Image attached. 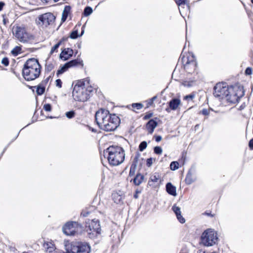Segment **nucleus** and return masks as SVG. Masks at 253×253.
Segmentation results:
<instances>
[{
	"label": "nucleus",
	"instance_id": "f257e3e1",
	"mask_svg": "<svg viewBox=\"0 0 253 253\" xmlns=\"http://www.w3.org/2000/svg\"><path fill=\"white\" fill-rule=\"evenodd\" d=\"M95 118L99 127L107 132L116 130L120 124L118 116L115 114H110L108 110L104 109L97 111Z\"/></svg>",
	"mask_w": 253,
	"mask_h": 253
},
{
	"label": "nucleus",
	"instance_id": "f03ea898",
	"mask_svg": "<svg viewBox=\"0 0 253 253\" xmlns=\"http://www.w3.org/2000/svg\"><path fill=\"white\" fill-rule=\"evenodd\" d=\"M41 66L37 59L30 58L25 63L22 75L28 81H33L38 78L41 74Z\"/></svg>",
	"mask_w": 253,
	"mask_h": 253
},
{
	"label": "nucleus",
	"instance_id": "7ed1b4c3",
	"mask_svg": "<svg viewBox=\"0 0 253 253\" xmlns=\"http://www.w3.org/2000/svg\"><path fill=\"white\" fill-rule=\"evenodd\" d=\"M107 155L109 163L112 166H118L122 164L125 158V151L123 148L118 146H111L104 152Z\"/></svg>",
	"mask_w": 253,
	"mask_h": 253
},
{
	"label": "nucleus",
	"instance_id": "20e7f679",
	"mask_svg": "<svg viewBox=\"0 0 253 253\" xmlns=\"http://www.w3.org/2000/svg\"><path fill=\"white\" fill-rule=\"evenodd\" d=\"M92 91L91 87L85 88L84 82L78 83L74 87L73 97L76 101L85 102L90 98Z\"/></svg>",
	"mask_w": 253,
	"mask_h": 253
},
{
	"label": "nucleus",
	"instance_id": "39448f33",
	"mask_svg": "<svg viewBox=\"0 0 253 253\" xmlns=\"http://www.w3.org/2000/svg\"><path fill=\"white\" fill-rule=\"evenodd\" d=\"M201 243L206 247H211L217 243L218 237L216 232L212 229L204 231L201 236Z\"/></svg>",
	"mask_w": 253,
	"mask_h": 253
},
{
	"label": "nucleus",
	"instance_id": "423d86ee",
	"mask_svg": "<svg viewBox=\"0 0 253 253\" xmlns=\"http://www.w3.org/2000/svg\"><path fill=\"white\" fill-rule=\"evenodd\" d=\"M66 253H89L90 247L86 243H75L66 245Z\"/></svg>",
	"mask_w": 253,
	"mask_h": 253
},
{
	"label": "nucleus",
	"instance_id": "0eeeda50",
	"mask_svg": "<svg viewBox=\"0 0 253 253\" xmlns=\"http://www.w3.org/2000/svg\"><path fill=\"white\" fill-rule=\"evenodd\" d=\"M85 228L88 232L89 237L92 238L100 233L101 228L99 221L98 219H88L85 221Z\"/></svg>",
	"mask_w": 253,
	"mask_h": 253
},
{
	"label": "nucleus",
	"instance_id": "6e6552de",
	"mask_svg": "<svg viewBox=\"0 0 253 253\" xmlns=\"http://www.w3.org/2000/svg\"><path fill=\"white\" fill-rule=\"evenodd\" d=\"M228 94L225 95L224 99L229 103L235 104L238 102L240 98L244 95V92L238 87L229 86Z\"/></svg>",
	"mask_w": 253,
	"mask_h": 253
},
{
	"label": "nucleus",
	"instance_id": "1a4fd4ad",
	"mask_svg": "<svg viewBox=\"0 0 253 253\" xmlns=\"http://www.w3.org/2000/svg\"><path fill=\"white\" fill-rule=\"evenodd\" d=\"M181 62L184 69L188 73H192L195 71L197 68V62L194 56H185L181 58Z\"/></svg>",
	"mask_w": 253,
	"mask_h": 253
},
{
	"label": "nucleus",
	"instance_id": "9d476101",
	"mask_svg": "<svg viewBox=\"0 0 253 253\" xmlns=\"http://www.w3.org/2000/svg\"><path fill=\"white\" fill-rule=\"evenodd\" d=\"M229 91V86L226 83H219L214 87L213 95L215 97L223 99L225 95L228 94Z\"/></svg>",
	"mask_w": 253,
	"mask_h": 253
},
{
	"label": "nucleus",
	"instance_id": "9b49d317",
	"mask_svg": "<svg viewBox=\"0 0 253 253\" xmlns=\"http://www.w3.org/2000/svg\"><path fill=\"white\" fill-rule=\"evenodd\" d=\"M13 34L20 42L23 43L28 42L32 39V36L26 32V30L24 28L17 27L14 32H13Z\"/></svg>",
	"mask_w": 253,
	"mask_h": 253
},
{
	"label": "nucleus",
	"instance_id": "f8f14e48",
	"mask_svg": "<svg viewBox=\"0 0 253 253\" xmlns=\"http://www.w3.org/2000/svg\"><path fill=\"white\" fill-rule=\"evenodd\" d=\"M55 16L51 13L48 12L40 15L37 23L38 24L47 27L54 23Z\"/></svg>",
	"mask_w": 253,
	"mask_h": 253
},
{
	"label": "nucleus",
	"instance_id": "ddd939ff",
	"mask_svg": "<svg viewBox=\"0 0 253 253\" xmlns=\"http://www.w3.org/2000/svg\"><path fill=\"white\" fill-rule=\"evenodd\" d=\"M78 226H81V225L78 222L74 221L67 222L63 227V232L67 235H74L77 232L76 228Z\"/></svg>",
	"mask_w": 253,
	"mask_h": 253
},
{
	"label": "nucleus",
	"instance_id": "4468645a",
	"mask_svg": "<svg viewBox=\"0 0 253 253\" xmlns=\"http://www.w3.org/2000/svg\"><path fill=\"white\" fill-rule=\"evenodd\" d=\"M195 169L194 168H191L188 171L185 178L186 183L190 185L196 180V176L195 175Z\"/></svg>",
	"mask_w": 253,
	"mask_h": 253
},
{
	"label": "nucleus",
	"instance_id": "2eb2a0df",
	"mask_svg": "<svg viewBox=\"0 0 253 253\" xmlns=\"http://www.w3.org/2000/svg\"><path fill=\"white\" fill-rule=\"evenodd\" d=\"M157 119V118H155V119H151L146 124V129L149 134H152L157 126L158 123L156 121Z\"/></svg>",
	"mask_w": 253,
	"mask_h": 253
},
{
	"label": "nucleus",
	"instance_id": "dca6fc26",
	"mask_svg": "<svg viewBox=\"0 0 253 253\" xmlns=\"http://www.w3.org/2000/svg\"><path fill=\"white\" fill-rule=\"evenodd\" d=\"M73 50L70 48H66L63 50L60 54V58L66 61L68 60L73 55Z\"/></svg>",
	"mask_w": 253,
	"mask_h": 253
},
{
	"label": "nucleus",
	"instance_id": "f3484780",
	"mask_svg": "<svg viewBox=\"0 0 253 253\" xmlns=\"http://www.w3.org/2000/svg\"><path fill=\"white\" fill-rule=\"evenodd\" d=\"M166 189L167 192L169 195L173 196H176L177 195L176 187L173 185L171 183L168 182L167 183L166 185Z\"/></svg>",
	"mask_w": 253,
	"mask_h": 253
},
{
	"label": "nucleus",
	"instance_id": "a211bd4d",
	"mask_svg": "<svg viewBox=\"0 0 253 253\" xmlns=\"http://www.w3.org/2000/svg\"><path fill=\"white\" fill-rule=\"evenodd\" d=\"M180 104V100L178 98H173L169 103V108L172 110H175Z\"/></svg>",
	"mask_w": 253,
	"mask_h": 253
},
{
	"label": "nucleus",
	"instance_id": "6ab92c4d",
	"mask_svg": "<svg viewBox=\"0 0 253 253\" xmlns=\"http://www.w3.org/2000/svg\"><path fill=\"white\" fill-rule=\"evenodd\" d=\"M112 197L113 200L115 203L117 204H121L123 203V195L116 192L112 194Z\"/></svg>",
	"mask_w": 253,
	"mask_h": 253
},
{
	"label": "nucleus",
	"instance_id": "aec40b11",
	"mask_svg": "<svg viewBox=\"0 0 253 253\" xmlns=\"http://www.w3.org/2000/svg\"><path fill=\"white\" fill-rule=\"evenodd\" d=\"M71 7L69 5H66L62 12L61 20L64 22L66 20L69 14L70 13Z\"/></svg>",
	"mask_w": 253,
	"mask_h": 253
},
{
	"label": "nucleus",
	"instance_id": "412c9836",
	"mask_svg": "<svg viewBox=\"0 0 253 253\" xmlns=\"http://www.w3.org/2000/svg\"><path fill=\"white\" fill-rule=\"evenodd\" d=\"M36 88V93L38 95H41L45 91V86L42 84H40L37 86H30V88Z\"/></svg>",
	"mask_w": 253,
	"mask_h": 253
},
{
	"label": "nucleus",
	"instance_id": "4be33fe9",
	"mask_svg": "<svg viewBox=\"0 0 253 253\" xmlns=\"http://www.w3.org/2000/svg\"><path fill=\"white\" fill-rule=\"evenodd\" d=\"M67 63L69 68L74 67L79 64L83 65V61L78 58L72 60L69 62H67Z\"/></svg>",
	"mask_w": 253,
	"mask_h": 253
},
{
	"label": "nucleus",
	"instance_id": "5701e85b",
	"mask_svg": "<svg viewBox=\"0 0 253 253\" xmlns=\"http://www.w3.org/2000/svg\"><path fill=\"white\" fill-rule=\"evenodd\" d=\"M144 179V176L140 173H137L133 179V183L135 185H139Z\"/></svg>",
	"mask_w": 253,
	"mask_h": 253
},
{
	"label": "nucleus",
	"instance_id": "b1692460",
	"mask_svg": "<svg viewBox=\"0 0 253 253\" xmlns=\"http://www.w3.org/2000/svg\"><path fill=\"white\" fill-rule=\"evenodd\" d=\"M160 179V175L158 173H155L150 177V180L148 182V184L151 185V182H157Z\"/></svg>",
	"mask_w": 253,
	"mask_h": 253
},
{
	"label": "nucleus",
	"instance_id": "393cba45",
	"mask_svg": "<svg viewBox=\"0 0 253 253\" xmlns=\"http://www.w3.org/2000/svg\"><path fill=\"white\" fill-rule=\"evenodd\" d=\"M68 65L67 63H66L64 65H63L62 67H61L60 69H59L56 73V75L58 76L59 75L62 74L63 73L66 72L69 69Z\"/></svg>",
	"mask_w": 253,
	"mask_h": 253
},
{
	"label": "nucleus",
	"instance_id": "a878e982",
	"mask_svg": "<svg viewBox=\"0 0 253 253\" xmlns=\"http://www.w3.org/2000/svg\"><path fill=\"white\" fill-rule=\"evenodd\" d=\"M93 12L92 8L90 6H86L83 12V14L84 16L87 17L89 16Z\"/></svg>",
	"mask_w": 253,
	"mask_h": 253
},
{
	"label": "nucleus",
	"instance_id": "bb28decb",
	"mask_svg": "<svg viewBox=\"0 0 253 253\" xmlns=\"http://www.w3.org/2000/svg\"><path fill=\"white\" fill-rule=\"evenodd\" d=\"M63 40V39L59 41L56 44H55L52 47V48H51V49L50 50V54H52L54 52H57V49L59 48V46L61 45Z\"/></svg>",
	"mask_w": 253,
	"mask_h": 253
},
{
	"label": "nucleus",
	"instance_id": "cd10ccee",
	"mask_svg": "<svg viewBox=\"0 0 253 253\" xmlns=\"http://www.w3.org/2000/svg\"><path fill=\"white\" fill-rule=\"evenodd\" d=\"M21 48L20 46H16L12 50L11 53L12 55L14 56L18 55L20 53H21Z\"/></svg>",
	"mask_w": 253,
	"mask_h": 253
},
{
	"label": "nucleus",
	"instance_id": "c85d7f7f",
	"mask_svg": "<svg viewBox=\"0 0 253 253\" xmlns=\"http://www.w3.org/2000/svg\"><path fill=\"white\" fill-rule=\"evenodd\" d=\"M170 168L172 170H175L179 168V163L177 161H173L170 164Z\"/></svg>",
	"mask_w": 253,
	"mask_h": 253
},
{
	"label": "nucleus",
	"instance_id": "c756f323",
	"mask_svg": "<svg viewBox=\"0 0 253 253\" xmlns=\"http://www.w3.org/2000/svg\"><path fill=\"white\" fill-rule=\"evenodd\" d=\"M54 68V65L51 62H46L45 66V70L47 72H50Z\"/></svg>",
	"mask_w": 253,
	"mask_h": 253
},
{
	"label": "nucleus",
	"instance_id": "7c9ffc66",
	"mask_svg": "<svg viewBox=\"0 0 253 253\" xmlns=\"http://www.w3.org/2000/svg\"><path fill=\"white\" fill-rule=\"evenodd\" d=\"M147 146V142L145 141H143L141 142L139 145V147H138L139 150L141 152H142L146 148Z\"/></svg>",
	"mask_w": 253,
	"mask_h": 253
},
{
	"label": "nucleus",
	"instance_id": "2f4dec72",
	"mask_svg": "<svg viewBox=\"0 0 253 253\" xmlns=\"http://www.w3.org/2000/svg\"><path fill=\"white\" fill-rule=\"evenodd\" d=\"M80 35L78 34V31L77 30L73 31L70 35V38L72 39H76Z\"/></svg>",
	"mask_w": 253,
	"mask_h": 253
},
{
	"label": "nucleus",
	"instance_id": "473e14b6",
	"mask_svg": "<svg viewBox=\"0 0 253 253\" xmlns=\"http://www.w3.org/2000/svg\"><path fill=\"white\" fill-rule=\"evenodd\" d=\"M65 116L69 119H72L75 116V112L73 110L67 112L65 113Z\"/></svg>",
	"mask_w": 253,
	"mask_h": 253
},
{
	"label": "nucleus",
	"instance_id": "72a5a7b5",
	"mask_svg": "<svg viewBox=\"0 0 253 253\" xmlns=\"http://www.w3.org/2000/svg\"><path fill=\"white\" fill-rule=\"evenodd\" d=\"M131 106L133 109L140 110L143 107V105L141 103H134L131 104Z\"/></svg>",
	"mask_w": 253,
	"mask_h": 253
},
{
	"label": "nucleus",
	"instance_id": "f704fd0d",
	"mask_svg": "<svg viewBox=\"0 0 253 253\" xmlns=\"http://www.w3.org/2000/svg\"><path fill=\"white\" fill-rule=\"evenodd\" d=\"M172 210L174 212L176 216L181 213L180 208L176 206V205H175L172 206Z\"/></svg>",
	"mask_w": 253,
	"mask_h": 253
},
{
	"label": "nucleus",
	"instance_id": "c9c22d12",
	"mask_svg": "<svg viewBox=\"0 0 253 253\" xmlns=\"http://www.w3.org/2000/svg\"><path fill=\"white\" fill-rule=\"evenodd\" d=\"M154 152L156 154L160 155L162 153L163 150L160 146H156L154 148Z\"/></svg>",
	"mask_w": 253,
	"mask_h": 253
},
{
	"label": "nucleus",
	"instance_id": "e433bc0d",
	"mask_svg": "<svg viewBox=\"0 0 253 253\" xmlns=\"http://www.w3.org/2000/svg\"><path fill=\"white\" fill-rule=\"evenodd\" d=\"M1 64L4 65L5 66H8L9 64V59L7 57H5L2 58L1 62Z\"/></svg>",
	"mask_w": 253,
	"mask_h": 253
},
{
	"label": "nucleus",
	"instance_id": "4c0bfd02",
	"mask_svg": "<svg viewBox=\"0 0 253 253\" xmlns=\"http://www.w3.org/2000/svg\"><path fill=\"white\" fill-rule=\"evenodd\" d=\"M177 219L181 223H184L185 222V218L182 216L181 213L180 214L177 215L176 216Z\"/></svg>",
	"mask_w": 253,
	"mask_h": 253
},
{
	"label": "nucleus",
	"instance_id": "58836bf2",
	"mask_svg": "<svg viewBox=\"0 0 253 253\" xmlns=\"http://www.w3.org/2000/svg\"><path fill=\"white\" fill-rule=\"evenodd\" d=\"M155 159H154L152 158H150L147 159L146 160V165L147 167H150L152 166L153 161H155Z\"/></svg>",
	"mask_w": 253,
	"mask_h": 253
},
{
	"label": "nucleus",
	"instance_id": "ea45409f",
	"mask_svg": "<svg viewBox=\"0 0 253 253\" xmlns=\"http://www.w3.org/2000/svg\"><path fill=\"white\" fill-rule=\"evenodd\" d=\"M43 109L47 112H50L51 110V105L50 104H45L43 105Z\"/></svg>",
	"mask_w": 253,
	"mask_h": 253
},
{
	"label": "nucleus",
	"instance_id": "a19ab883",
	"mask_svg": "<svg viewBox=\"0 0 253 253\" xmlns=\"http://www.w3.org/2000/svg\"><path fill=\"white\" fill-rule=\"evenodd\" d=\"M194 97H195V94L191 93L189 95L185 96L184 97V99L187 100H192L194 98Z\"/></svg>",
	"mask_w": 253,
	"mask_h": 253
},
{
	"label": "nucleus",
	"instance_id": "79ce46f5",
	"mask_svg": "<svg viewBox=\"0 0 253 253\" xmlns=\"http://www.w3.org/2000/svg\"><path fill=\"white\" fill-rule=\"evenodd\" d=\"M175 1L178 6L185 4L186 3V0H175Z\"/></svg>",
	"mask_w": 253,
	"mask_h": 253
},
{
	"label": "nucleus",
	"instance_id": "37998d69",
	"mask_svg": "<svg viewBox=\"0 0 253 253\" xmlns=\"http://www.w3.org/2000/svg\"><path fill=\"white\" fill-rule=\"evenodd\" d=\"M245 73L246 75H251L252 74V68L247 67L245 70Z\"/></svg>",
	"mask_w": 253,
	"mask_h": 253
},
{
	"label": "nucleus",
	"instance_id": "c03bdc74",
	"mask_svg": "<svg viewBox=\"0 0 253 253\" xmlns=\"http://www.w3.org/2000/svg\"><path fill=\"white\" fill-rule=\"evenodd\" d=\"M201 113L205 116H208L210 114V110L207 109H203Z\"/></svg>",
	"mask_w": 253,
	"mask_h": 253
},
{
	"label": "nucleus",
	"instance_id": "a18cd8bd",
	"mask_svg": "<svg viewBox=\"0 0 253 253\" xmlns=\"http://www.w3.org/2000/svg\"><path fill=\"white\" fill-rule=\"evenodd\" d=\"M56 86L58 87L59 88H61L62 87V81L60 79H57L56 80Z\"/></svg>",
	"mask_w": 253,
	"mask_h": 253
},
{
	"label": "nucleus",
	"instance_id": "49530a36",
	"mask_svg": "<svg viewBox=\"0 0 253 253\" xmlns=\"http://www.w3.org/2000/svg\"><path fill=\"white\" fill-rule=\"evenodd\" d=\"M90 213V211H83L81 212V215L83 217H86Z\"/></svg>",
	"mask_w": 253,
	"mask_h": 253
},
{
	"label": "nucleus",
	"instance_id": "de8ad7c7",
	"mask_svg": "<svg viewBox=\"0 0 253 253\" xmlns=\"http://www.w3.org/2000/svg\"><path fill=\"white\" fill-rule=\"evenodd\" d=\"M153 114L152 113H147L145 115V116L143 117L144 120H148L151 118L153 116Z\"/></svg>",
	"mask_w": 253,
	"mask_h": 253
},
{
	"label": "nucleus",
	"instance_id": "09e8293b",
	"mask_svg": "<svg viewBox=\"0 0 253 253\" xmlns=\"http://www.w3.org/2000/svg\"><path fill=\"white\" fill-rule=\"evenodd\" d=\"M51 77L50 76L46 78L45 80L42 81V82L41 83V84H42L44 86L45 84H46L49 81L50 78Z\"/></svg>",
	"mask_w": 253,
	"mask_h": 253
},
{
	"label": "nucleus",
	"instance_id": "8fccbe9b",
	"mask_svg": "<svg viewBox=\"0 0 253 253\" xmlns=\"http://www.w3.org/2000/svg\"><path fill=\"white\" fill-rule=\"evenodd\" d=\"M134 173H135V169H134V168H132V167H131L130 170H129V175L130 176H133L134 174Z\"/></svg>",
	"mask_w": 253,
	"mask_h": 253
},
{
	"label": "nucleus",
	"instance_id": "3c124183",
	"mask_svg": "<svg viewBox=\"0 0 253 253\" xmlns=\"http://www.w3.org/2000/svg\"><path fill=\"white\" fill-rule=\"evenodd\" d=\"M249 146L251 150L253 149V138L250 140L249 143Z\"/></svg>",
	"mask_w": 253,
	"mask_h": 253
},
{
	"label": "nucleus",
	"instance_id": "603ef678",
	"mask_svg": "<svg viewBox=\"0 0 253 253\" xmlns=\"http://www.w3.org/2000/svg\"><path fill=\"white\" fill-rule=\"evenodd\" d=\"M155 140L157 142H159L161 140H162V136H160V135H156V136H155Z\"/></svg>",
	"mask_w": 253,
	"mask_h": 253
},
{
	"label": "nucleus",
	"instance_id": "864d4df0",
	"mask_svg": "<svg viewBox=\"0 0 253 253\" xmlns=\"http://www.w3.org/2000/svg\"><path fill=\"white\" fill-rule=\"evenodd\" d=\"M246 105L245 103H243V104H242V105L239 107V110L241 111V110H242L244 109H245V108L246 107Z\"/></svg>",
	"mask_w": 253,
	"mask_h": 253
},
{
	"label": "nucleus",
	"instance_id": "5fc2aeb1",
	"mask_svg": "<svg viewBox=\"0 0 253 253\" xmlns=\"http://www.w3.org/2000/svg\"><path fill=\"white\" fill-rule=\"evenodd\" d=\"M47 251L50 253H52L54 251V248L51 247H47Z\"/></svg>",
	"mask_w": 253,
	"mask_h": 253
},
{
	"label": "nucleus",
	"instance_id": "6e6d98bb",
	"mask_svg": "<svg viewBox=\"0 0 253 253\" xmlns=\"http://www.w3.org/2000/svg\"><path fill=\"white\" fill-rule=\"evenodd\" d=\"M139 193H140V191H139L138 190H136L135 191V193L134 194V196H133V197L135 199L138 198V194Z\"/></svg>",
	"mask_w": 253,
	"mask_h": 253
},
{
	"label": "nucleus",
	"instance_id": "4d7b16f0",
	"mask_svg": "<svg viewBox=\"0 0 253 253\" xmlns=\"http://www.w3.org/2000/svg\"><path fill=\"white\" fill-rule=\"evenodd\" d=\"M157 98V96H154L151 99L150 102L149 103V104L151 105L153 103V101Z\"/></svg>",
	"mask_w": 253,
	"mask_h": 253
},
{
	"label": "nucleus",
	"instance_id": "13d9d810",
	"mask_svg": "<svg viewBox=\"0 0 253 253\" xmlns=\"http://www.w3.org/2000/svg\"><path fill=\"white\" fill-rule=\"evenodd\" d=\"M4 5V4L3 2H0V11H1Z\"/></svg>",
	"mask_w": 253,
	"mask_h": 253
},
{
	"label": "nucleus",
	"instance_id": "bf43d9fd",
	"mask_svg": "<svg viewBox=\"0 0 253 253\" xmlns=\"http://www.w3.org/2000/svg\"><path fill=\"white\" fill-rule=\"evenodd\" d=\"M205 214L207 215H208V216H211V217L213 216V215L211 213L205 212Z\"/></svg>",
	"mask_w": 253,
	"mask_h": 253
},
{
	"label": "nucleus",
	"instance_id": "052dcab7",
	"mask_svg": "<svg viewBox=\"0 0 253 253\" xmlns=\"http://www.w3.org/2000/svg\"><path fill=\"white\" fill-rule=\"evenodd\" d=\"M197 253H205V252H203L202 250H199L197 251Z\"/></svg>",
	"mask_w": 253,
	"mask_h": 253
},
{
	"label": "nucleus",
	"instance_id": "680f3d73",
	"mask_svg": "<svg viewBox=\"0 0 253 253\" xmlns=\"http://www.w3.org/2000/svg\"><path fill=\"white\" fill-rule=\"evenodd\" d=\"M89 129L91 130L92 132H96L95 129L90 127Z\"/></svg>",
	"mask_w": 253,
	"mask_h": 253
},
{
	"label": "nucleus",
	"instance_id": "e2e57ef3",
	"mask_svg": "<svg viewBox=\"0 0 253 253\" xmlns=\"http://www.w3.org/2000/svg\"><path fill=\"white\" fill-rule=\"evenodd\" d=\"M43 2H47L49 0H41Z\"/></svg>",
	"mask_w": 253,
	"mask_h": 253
},
{
	"label": "nucleus",
	"instance_id": "0e129e2a",
	"mask_svg": "<svg viewBox=\"0 0 253 253\" xmlns=\"http://www.w3.org/2000/svg\"><path fill=\"white\" fill-rule=\"evenodd\" d=\"M84 33V30H82V33H81V34L80 35V36H82Z\"/></svg>",
	"mask_w": 253,
	"mask_h": 253
},
{
	"label": "nucleus",
	"instance_id": "69168bd1",
	"mask_svg": "<svg viewBox=\"0 0 253 253\" xmlns=\"http://www.w3.org/2000/svg\"><path fill=\"white\" fill-rule=\"evenodd\" d=\"M47 118H50V119H52V118H53V117H52V116L48 117Z\"/></svg>",
	"mask_w": 253,
	"mask_h": 253
},
{
	"label": "nucleus",
	"instance_id": "338daca9",
	"mask_svg": "<svg viewBox=\"0 0 253 253\" xmlns=\"http://www.w3.org/2000/svg\"><path fill=\"white\" fill-rule=\"evenodd\" d=\"M59 0H54V1L57 2Z\"/></svg>",
	"mask_w": 253,
	"mask_h": 253
},
{
	"label": "nucleus",
	"instance_id": "774afa93",
	"mask_svg": "<svg viewBox=\"0 0 253 253\" xmlns=\"http://www.w3.org/2000/svg\"><path fill=\"white\" fill-rule=\"evenodd\" d=\"M251 2L253 3V0H251Z\"/></svg>",
	"mask_w": 253,
	"mask_h": 253
}]
</instances>
